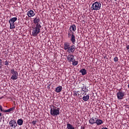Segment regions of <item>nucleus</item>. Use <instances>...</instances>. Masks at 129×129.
<instances>
[{
  "instance_id": "nucleus-12",
  "label": "nucleus",
  "mask_w": 129,
  "mask_h": 129,
  "mask_svg": "<svg viewBox=\"0 0 129 129\" xmlns=\"http://www.w3.org/2000/svg\"><path fill=\"white\" fill-rule=\"evenodd\" d=\"M89 123H90L92 125H93L94 123H96V120L95 118H94V117L90 118L89 121Z\"/></svg>"
},
{
  "instance_id": "nucleus-27",
  "label": "nucleus",
  "mask_w": 129,
  "mask_h": 129,
  "mask_svg": "<svg viewBox=\"0 0 129 129\" xmlns=\"http://www.w3.org/2000/svg\"><path fill=\"white\" fill-rule=\"evenodd\" d=\"M87 92V91H82V92H81V94H82V95H83V96L86 95V92Z\"/></svg>"
},
{
  "instance_id": "nucleus-13",
  "label": "nucleus",
  "mask_w": 129,
  "mask_h": 129,
  "mask_svg": "<svg viewBox=\"0 0 129 129\" xmlns=\"http://www.w3.org/2000/svg\"><path fill=\"white\" fill-rule=\"evenodd\" d=\"M80 73H81L83 76L86 75L87 74V71L85 69H82L80 70Z\"/></svg>"
},
{
  "instance_id": "nucleus-17",
  "label": "nucleus",
  "mask_w": 129,
  "mask_h": 129,
  "mask_svg": "<svg viewBox=\"0 0 129 129\" xmlns=\"http://www.w3.org/2000/svg\"><path fill=\"white\" fill-rule=\"evenodd\" d=\"M85 17H78V19H80V22L82 23V24H85Z\"/></svg>"
},
{
  "instance_id": "nucleus-23",
  "label": "nucleus",
  "mask_w": 129,
  "mask_h": 129,
  "mask_svg": "<svg viewBox=\"0 0 129 129\" xmlns=\"http://www.w3.org/2000/svg\"><path fill=\"white\" fill-rule=\"evenodd\" d=\"M86 86H83V87H81V92H82V91H86Z\"/></svg>"
},
{
  "instance_id": "nucleus-28",
  "label": "nucleus",
  "mask_w": 129,
  "mask_h": 129,
  "mask_svg": "<svg viewBox=\"0 0 129 129\" xmlns=\"http://www.w3.org/2000/svg\"><path fill=\"white\" fill-rule=\"evenodd\" d=\"M0 110L1 111H3V112H5V111H6V110L3 109V106L2 105H0Z\"/></svg>"
},
{
  "instance_id": "nucleus-21",
  "label": "nucleus",
  "mask_w": 129,
  "mask_h": 129,
  "mask_svg": "<svg viewBox=\"0 0 129 129\" xmlns=\"http://www.w3.org/2000/svg\"><path fill=\"white\" fill-rule=\"evenodd\" d=\"M10 29L11 30L16 28V26H15V23H10Z\"/></svg>"
},
{
  "instance_id": "nucleus-9",
  "label": "nucleus",
  "mask_w": 129,
  "mask_h": 129,
  "mask_svg": "<svg viewBox=\"0 0 129 129\" xmlns=\"http://www.w3.org/2000/svg\"><path fill=\"white\" fill-rule=\"evenodd\" d=\"M67 59L70 63H71V62H73V60L74 59V55L73 54H69L67 56Z\"/></svg>"
},
{
  "instance_id": "nucleus-15",
  "label": "nucleus",
  "mask_w": 129,
  "mask_h": 129,
  "mask_svg": "<svg viewBox=\"0 0 129 129\" xmlns=\"http://www.w3.org/2000/svg\"><path fill=\"white\" fill-rule=\"evenodd\" d=\"M83 100H84V101H88V100H89V94H87L84 95L83 98H82Z\"/></svg>"
},
{
  "instance_id": "nucleus-34",
  "label": "nucleus",
  "mask_w": 129,
  "mask_h": 129,
  "mask_svg": "<svg viewBox=\"0 0 129 129\" xmlns=\"http://www.w3.org/2000/svg\"><path fill=\"white\" fill-rule=\"evenodd\" d=\"M0 116H2V113H0Z\"/></svg>"
},
{
  "instance_id": "nucleus-10",
  "label": "nucleus",
  "mask_w": 129,
  "mask_h": 129,
  "mask_svg": "<svg viewBox=\"0 0 129 129\" xmlns=\"http://www.w3.org/2000/svg\"><path fill=\"white\" fill-rule=\"evenodd\" d=\"M96 120V123L97 125H100V124H102L103 123V121L101 119H99L98 118H95Z\"/></svg>"
},
{
  "instance_id": "nucleus-26",
  "label": "nucleus",
  "mask_w": 129,
  "mask_h": 129,
  "mask_svg": "<svg viewBox=\"0 0 129 129\" xmlns=\"http://www.w3.org/2000/svg\"><path fill=\"white\" fill-rule=\"evenodd\" d=\"M114 61H115V62H118V57H117V56H115L114 57Z\"/></svg>"
},
{
  "instance_id": "nucleus-18",
  "label": "nucleus",
  "mask_w": 129,
  "mask_h": 129,
  "mask_svg": "<svg viewBox=\"0 0 129 129\" xmlns=\"http://www.w3.org/2000/svg\"><path fill=\"white\" fill-rule=\"evenodd\" d=\"M15 108H16V107H13L10 108L9 109L5 110V111H4V112H11L12 111H14L15 110Z\"/></svg>"
},
{
  "instance_id": "nucleus-1",
  "label": "nucleus",
  "mask_w": 129,
  "mask_h": 129,
  "mask_svg": "<svg viewBox=\"0 0 129 129\" xmlns=\"http://www.w3.org/2000/svg\"><path fill=\"white\" fill-rule=\"evenodd\" d=\"M33 23L35 25L32 27V36L33 37H37L40 32H41V29L42 28V26L41 25V23H40V18L39 17H36L33 20Z\"/></svg>"
},
{
  "instance_id": "nucleus-30",
  "label": "nucleus",
  "mask_w": 129,
  "mask_h": 129,
  "mask_svg": "<svg viewBox=\"0 0 129 129\" xmlns=\"http://www.w3.org/2000/svg\"><path fill=\"white\" fill-rule=\"evenodd\" d=\"M54 19H56V20H59V21H61V20H62L61 19H60L59 18V17H56V18H54Z\"/></svg>"
},
{
  "instance_id": "nucleus-36",
  "label": "nucleus",
  "mask_w": 129,
  "mask_h": 129,
  "mask_svg": "<svg viewBox=\"0 0 129 129\" xmlns=\"http://www.w3.org/2000/svg\"><path fill=\"white\" fill-rule=\"evenodd\" d=\"M1 119H3V117H1Z\"/></svg>"
},
{
  "instance_id": "nucleus-33",
  "label": "nucleus",
  "mask_w": 129,
  "mask_h": 129,
  "mask_svg": "<svg viewBox=\"0 0 129 129\" xmlns=\"http://www.w3.org/2000/svg\"><path fill=\"white\" fill-rule=\"evenodd\" d=\"M102 129H108V128L106 127H102Z\"/></svg>"
},
{
  "instance_id": "nucleus-32",
  "label": "nucleus",
  "mask_w": 129,
  "mask_h": 129,
  "mask_svg": "<svg viewBox=\"0 0 129 129\" xmlns=\"http://www.w3.org/2000/svg\"><path fill=\"white\" fill-rule=\"evenodd\" d=\"M2 59H0V65H2Z\"/></svg>"
},
{
  "instance_id": "nucleus-16",
  "label": "nucleus",
  "mask_w": 129,
  "mask_h": 129,
  "mask_svg": "<svg viewBox=\"0 0 129 129\" xmlns=\"http://www.w3.org/2000/svg\"><path fill=\"white\" fill-rule=\"evenodd\" d=\"M17 123L18 124V125H23V123H24V120H23V119L22 118L18 119Z\"/></svg>"
},
{
  "instance_id": "nucleus-3",
  "label": "nucleus",
  "mask_w": 129,
  "mask_h": 129,
  "mask_svg": "<svg viewBox=\"0 0 129 129\" xmlns=\"http://www.w3.org/2000/svg\"><path fill=\"white\" fill-rule=\"evenodd\" d=\"M63 49L66 51L67 50L68 53H74V51H75V45H72L70 46V43L69 42H65L63 44Z\"/></svg>"
},
{
  "instance_id": "nucleus-29",
  "label": "nucleus",
  "mask_w": 129,
  "mask_h": 129,
  "mask_svg": "<svg viewBox=\"0 0 129 129\" xmlns=\"http://www.w3.org/2000/svg\"><path fill=\"white\" fill-rule=\"evenodd\" d=\"M37 120H35V121H32V124L33 125H35V124H36L37 123Z\"/></svg>"
},
{
  "instance_id": "nucleus-11",
  "label": "nucleus",
  "mask_w": 129,
  "mask_h": 129,
  "mask_svg": "<svg viewBox=\"0 0 129 129\" xmlns=\"http://www.w3.org/2000/svg\"><path fill=\"white\" fill-rule=\"evenodd\" d=\"M62 89H63V87H62V86H59L55 88V91L57 92V93H59L62 91Z\"/></svg>"
},
{
  "instance_id": "nucleus-8",
  "label": "nucleus",
  "mask_w": 129,
  "mask_h": 129,
  "mask_svg": "<svg viewBox=\"0 0 129 129\" xmlns=\"http://www.w3.org/2000/svg\"><path fill=\"white\" fill-rule=\"evenodd\" d=\"M9 124L11 127H13V128H16V127L18 126L17 121H16L15 119L11 120L9 122Z\"/></svg>"
},
{
  "instance_id": "nucleus-24",
  "label": "nucleus",
  "mask_w": 129,
  "mask_h": 129,
  "mask_svg": "<svg viewBox=\"0 0 129 129\" xmlns=\"http://www.w3.org/2000/svg\"><path fill=\"white\" fill-rule=\"evenodd\" d=\"M74 96H79V94H78V92L75 91L73 94Z\"/></svg>"
},
{
  "instance_id": "nucleus-4",
  "label": "nucleus",
  "mask_w": 129,
  "mask_h": 129,
  "mask_svg": "<svg viewBox=\"0 0 129 129\" xmlns=\"http://www.w3.org/2000/svg\"><path fill=\"white\" fill-rule=\"evenodd\" d=\"M50 115L52 116H57L60 114V108L57 107L54 105H51L50 107Z\"/></svg>"
},
{
  "instance_id": "nucleus-25",
  "label": "nucleus",
  "mask_w": 129,
  "mask_h": 129,
  "mask_svg": "<svg viewBox=\"0 0 129 129\" xmlns=\"http://www.w3.org/2000/svg\"><path fill=\"white\" fill-rule=\"evenodd\" d=\"M4 63L5 65H6V66H9V65H10V61H8V60H6Z\"/></svg>"
},
{
  "instance_id": "nucleus-20",
  "label": "nucleus",
  "mask_w": 129,
  "mask_h": 129,
  "mask_svg": "<svg viewBox=\"0 0 129 129\" xmlns=\"http://www.w3.org/2000/svg\"><path fill=\"white\" fill-rule=\"evenodd\" d=\"M17 20H18V18L17 17L12 18L10 20L9 23H15V22H16Z\"/></svg>"
},
{
  "instance_id": "nucleus-22",
  "label": "nucleus",
  "mask_w": 129,
  "mask_h": 129,
  "mask_svg": "<svg viewBox=\"0 0 129 129\" xmlns=\"http://www.w3.org/2000/svg\"><path fill=\"white\" fill-rule=\"evenodd\" d=\"M72 62L73 66H77V65H78V61L75 60V59L73 60Z\"/></svg>"
},
{
  "instance_id": "nucleus-31",
  "label": "nucleus",
  "mask_w": 129,
  "mask_h": 129,
  "mask_svg": "<svg viewBox=\"0 0 129 129\" xmlns=\"http://www.w3.org/2000/svg\"><path fill=\"white\" fill-rule=\"evenodd\" d=\"M127 50H129V45L126 46Z\"/></svg>"
},
{
  "instance_id": "nucleus-6",
  "label": "nucleus",
  "mask_w": 129,
  "mask_h": 129,
  "mask_svg": "<svg viewBox=\"0 0 129 129\" xmlns=\"http://www.w3.org/2000/svg\"><path fill=\"white\" fill-rule=\"evenodd\" d=\"M10 73L12 74V76L11 77V79H12V80H17V79H18L19 73L17 71H15V69H11L10 71Z\"/></svg>"
},
{
  "instance_id": "nucleus-2",
  "label": "nucleus",
  "mask_w": 129,
  "mask_h": 129,
  "mask_svg": "<svg viewBox=\"0 0 129 129\" xmlns=\"http://www.w3.org/2000/svg\"><path fill=\"white\" fill-rule=\"evenodd\" d=\"M74 32L76 31V26L75 25H73L71 26L70 28V30L68 31V37L69 39H70V41L72 42L73 45H75V43H76V39L75 38V35H74Z\"/></svg>"
},
{
  "instance_id": "nucleus-5",
  "label": "nucleus",
  "mask_w": 129,
  "mask_h": 129,
  "mask_svg": "<svg viewBox=\"0 0 129 129\" xmlns=\"http://www.w3.org/2000/svg\"><path fill=\"white\" fill-rule=\"evenodd\" d=\"M101 8V4L99 2H95L91 8L92 11H99Z\"/></svg>"
},
{
  "instance_id": "nucleus-19",
  "label": "nucleus",
  "mask_w": 129,
  "mask_h": 129,
  "mask_svg": "<svg viewBox=\"0 0 129 129\" xmlns=\"http://www.w3.org/2000/svg\"><path fill=\"white\" fill-rule=\"evenodd\" d=\"M67 125V128L68 129H75V127L73 126V125L70 123H68Z\"/></svg>"
},
{
  "instance_id": "nucleus-7",
  "label": "nucleus",
  "mask_w": 129,
  "mask_h": 129,
  "mask_svg": "<svg viewBox=\"0 0 129 129\" xmlns=\"http://www.w3.org/2000/svg\"><path fill=\"white\" fill-rule=\"evenodd\" d=\"M125 92L122 91L121 89L119 90L118 92L116 93V96L118 100H121L124 98L125 96Z\"/></svg>"
},
{
  "instance_id": "nucleus-14",
  "label": "nucleus",
  "mask_w": 129,
  "mask_h": 129,
  "mask_svg": "<svg viewBox=\"0 0 129 129\" xmlns=\"http://www.w3.org/2000/svg\"><path fill=\"white\" fill-rule=\"evenodd\" d=\"M27 15L28 17H34L35 16V12L33 10H30L28 12Z\"/></svg>"
},
{
  "instance_id": "nucleus-35",
  "label": "nucleus",
  "mask_w": 129,
  "mask_h": 129,
  "mask_svg": "<svg viewBox=\"0 0 129 129\" xmlns=\"http://www.w3.org/2000/svg\"><path fill=\"white\" fill-rule=\"evenodd\" d=\"M0 122H2V120H1V119H0Z\"/></svg>"
}]
</instances>
